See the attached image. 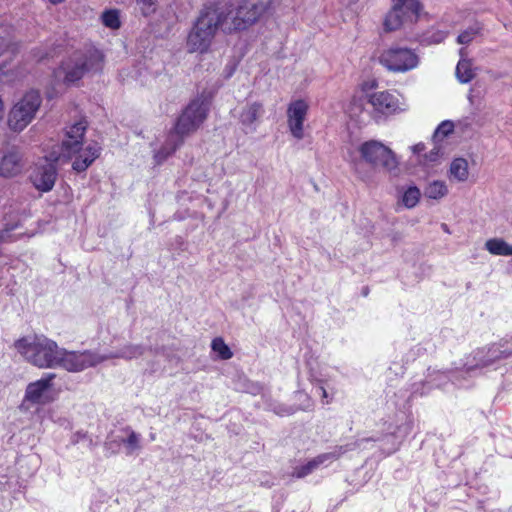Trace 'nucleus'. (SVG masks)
<instances>
[{"label": "nucleus", "instance_id": "1", "mask_svg": "<svg viewBox=\"0 0 512 512\" xmlns=\"http://www.w3.org/2000/svg\"><path fill=\"white\" fill-rule=\"evenodd\" d=\"M87 125L79 121L69 126L60 145H54L45 156L44 163H38L33 169L30 180L33 186L41 192L53 189L57 178L56 163L68 162L77 155L72 167L77 172L85 171L100 155L101 147L97 143L82 148Z\"/></svg>", "mask_w": 512, "mask_h": 512}, {"label": "nucleus", "instance_id": "2", "mask_svg": "<svg viewBox=\"0 0 512 512\" xmlns=\"http://www.w3.org/2000/svg\"><path fill=\"white\" fill-rule=\"evenodd\" d=\"M15 347L29 363L38 368L58 367L61 348L51 339L44 336L23 338L15 343Z\"/></svg>", "mask_w": 512, "mask_h": 512}, {"label": "nucleus", "instance_id": "3", "mask_svg": "<svg viewBox=\"0 0 512 512\" xmlns=\"http://www.w3.org/2000/svg\"><path fill=\"white\" fill-rule=\"evenodd\" d=\"M104 56L95 49L89 48L84 52L74 53L56 71V77L66 83H74L89 73H98L103 69Z\"/></svg>", "mask_w": 512, "mask_h": 512}, {"label": "nucleus", "instance_id": "4", "mask_svg": "<svg viewBox=\"0 0 512 512\" xmlns=\"http://www.w3.org/2000/svg\"><path fill=\"white\" fill-rule=\"evenodd\" d=\"M216 14L210 6L202 8L187 35L186 46L190 53H207L219 30Z\"/></svg>", "mask_w": 512, "mask_h": 512}, {"label": "nucleus", "instance_id": "5", "mask_svg": "<svg viewBox=\"0 0 512 512\" xmlns=\"http://www.w3.org/2000/svg\"><path fill=\"white\" fill-rule=\"evenodd\" d=\"M358 151L364 162L374 168H381L385 172L396 175L399 170V161L396 154L380 141L369 140L362 143Z\"/></svg>", "mask_w": 512, "mask_h": 512}, {"label": "nucleus", "instance_id": "6", "mask_svg": "<svg viewBox=\"0 0 512 512\" xmlns=\"http://www.w3.org/2000/svg\"><path fill=\"white\" fill-rule=\"evenodd\" d=\"M42 103L38 91L30 90L25 93L11 108L8 115V125L13 131L20 132L35 118Z\"/></svg>", "mask_w": 512, "mask_h": 512}, {"label": "nucleus", "instance_id": "7", "mask_svg": "<svg viewBox=\"0 0 512 512\" xmlns=\"http://www.w3.org/2000/svg\"><path fill=\"white\" fill-rule=\"evenodd\" d=\"M379 62L390 72L405 73L419 65V56L410 48L392 46L380 54Z\"/></svg>", "mask_w": 512, "mask_h": 512}, {"label": "nucleus", "instance_id": "8", "mask_svg": "<svg viewBox=\"0 0 512 512\" xmlns=\"http://www.w3.org/2000/svg\"><path fill=\"white\" fill-rule=\"evenodd\" d=\"M208 111V104L203 99H194L183 110L174 127L180 134L188 136L203 124L207 118Z\"/></svg>", "mask_w": 512, "mask_h": 512}, {"label": "nucleus", "instance_id": "9", "mask_svg": "<svg viewBox=\"0 0 512 512\" xmlns=\"http://www.w3.org/2000/svg\"><path fill=\"white\" fill-rule=\"evenodd\" d=\"M105 360V357L90 351L70 352L61 348L58 357V367H62L70 372L82 371L86 368L95 366Z\"/></svg>", "mask_w": 512, "mask_h": 512}, {"label": "nucleus", "instance_id": "10", "mask_svg": "<svg viewBox=\"0 0 512 512\" xmlns=\"http://www.w3.org/2000/svg\"><path fill=\"white\" fill-rule=\"evenodd\" d=\"M210 7L211 11L214 12L219 19L217 21L219 29H221L224 33L231 34L250 27L248 21L243 16V13H241L239 6Z\"/></svg>", "mask_w": 512, "mask_h": 512}, {"label": "nucleus", "instance_id": "11", "mask_svg": "<svg viewBox=\"0 0 512 512\" xmlns=\"http://www.w3.org/2000/svg\"><path fill=\"white\" fill-rule=\"evenodd\" d=\"M359 446V442L356 441L354 443L346 444L344 446H338L331 452L320 454L315 458L311 459L310 461H308L306 464L295 467L292 476L298 479L304 478L307 475L311 474L313 471H315L319 466H321L325 462L335 461L347 451L354 450Z\"/></svg>", "mask_w": 512, "mask_h": 512}, {"label": "nucleus", "instance_id": "12", "mask_svg": "<svg viewBox=\"0 0 512 512\" xmlns=\"http://www.w3.org/2000/svg\"><path fill=\"white\" fill-rule=\"evenodd\" d=\"M55 377L56 375L54 373H47L41 379L29 383L25 390L24 401L33 405H44L49 403L52 400L50 392Z\"/></svg>", "mask_w": 512, "mask_h": 512}, {"label": "nucleus", "instance_id": "13", "mask_svg": "<svg viewBox=\"0 0 512 512\" xmlns=\"http://www.w3.org/2000/svg\"><path fill=\"white\" fill-rule=\"evenodd\" d=\"M309 105L306 101L298 99L289 104L287 108V123L292 136L298 140L304 137V122L307 117Z\"/></svg>", "mask_w": 512, "mask_h": 512}, {"label": "nucleus", "instance_id": "14", "mask_svg": "<svg viewBox=\"0 0 512 512\" xmlns=\"http://www.w3.org/2000/svg\"><path fill=\"white\" fill-rule=\"evenodd\" d=\"M368 102L376 112L383 115H392L406 109L399 98L388 91L371 94Z\"/></svg>", "mask_w": 512, "mask_h": 512}, {"label": "nucleus", "instance_id": "15", "mask_svg": "<svg viewBox=\"0 0 512 512\" xmlns=\"http://www.w3.org/2000/svg\"><path fill=\"white\" fill-rule=\"evenodd\" d=\"M279 0H243L239 5L241 13L248 21L249 26L257 22Z\"/></svg>", "mask_w": 512, "mask_h": 512}, {"label": "nucleus", "instance_id": "16", "mask_svg": "<svg viewBox=\"0 0 512 512\" xmlns=\"http://www.w3.org/2000/svg\"><path fill=\"white\" fill-rule=\"evenodd\" d=\"M264 114L263 104L260 102H247L240 110L238 118L243 127L249 132H255L257 122Z\"/></svg>", "mask_w": 512, "mask_h": 512}, {"label": "nucleus", "instance_id": "17", "mask_svg": "<svg viewBox=\"0 0 512 512\" xmlns=\"http://www.w3.org/2000/svg\"><path fill=\"white\" fill-rule=\"evenodd\" d=\"M23 155L20 151L12 149L8 151L0 162V175L11 178L21 173L23 169Z\"/></svg>", "mask_w": 512, "mask_h": 512}, {"label": "nucleus", "instance_id": "18", "mask_svg": "<svg viewBox=\"0 0 512 512\" xmlns=\"http://www.w3.org/2000/svg\"><path fill=\"white\" fill-rule=\"evenodd\" d=\"M185 137L174 127L173 131L168 134L164 145L154 154L156 163L161 164L170 157L184 143Z\"/></svg>", "mask_w": 512, "mask_h": 512}, {"label": "nucleus", "instance_id": "19", "mask_svg": "<svg viewBox=\"0 0 512 512\" xmlns=\"http://www.w3.org/2000/svg\"><path fill=\"white\" fill-rule=\"evenodd\" d=\"M185 137L174 127L173 131L168 134L164 145L154 154L156 163L161 164L170 157L184 143Z\"/></svg>", "mask_w": 512, "mask_h": 512}, {"label": "nucleus", "instance_id": "20", "mask_svg": "<svg viewBox=\"0 0 512 512\" xmlns=\"http://www.w3.org/2000/svg\"><path fill=\"white\" fill-rule=\"evenodd\" d=\"M455 75L460 83L465 84L472 81L476 76L472 60L468 58L460 59L456 66Z\"/></svg>", "mask_w": 512, "mask_h": 512}, {"label": "nucleus", "instance_id": "21", "mask_svg": "<svg viewBox=\"0 0 512 512\" xmlns=\"http://www.w3.org/2000/svg\"><path fill=\"white\" fill-rule=\"evenodd\" d=\"M145 352V348L139 344H126L117 353L106 355L105 360L110 358H123L126 360L137 359Z\"/></svg>", "mask_w": 512, "mask_h": 512}, {"label": "nucleus", "instance_id": "22", "mask_svg": "<svg viewBox=\"0 0 512 512\" xmlns=\"http://www.w3.org/2000/svg\"><path fill=\"white\" fill-rule=\"evenodd\" d=\"M393 3L398 6L399 12H401V7L403 8L406 18H409L413 23L417 21L421 10V4L418 0H394Z\"/></svg>", "mask_w": 512, "mask_h": 512}, {"label": "nucleus", "instance_id": "23", "mask_svg": "<svg viewBox=\"0 0 512 512\" xmlns=\"http://www.w3.org/2000/svg\"><path fill=\"white\" fill-rule=\"evenodd\" d=\"M447 194L448 187L444 181H432L424 189V196L433 200H440Z\"/></svg>", "mask_w": 512, "mask_h": 512}, {"label": "nucleus", "instance_id": "24", "mask_svg": "<svg viewBox=\"0 0 512 512\" xmlns=\"http://www.w3.org/2000/svg\"><path fill=\"white\" fill-rule=\"evenodd\" d=\"M450 176L458 182H464L468 179V162L464 158H456L450 165Z\"/></svg>", "mask_w": 512, "mask_h": 512}, {"label": "nucleus", "instance_id": "25", "mask_svg": "<svg viewBox=\"0 0 512 512\" xmlns=\"http://www.w3.org/2000/svg\"><path fill=\"white\" fill-rule=\"evenodd\" d=\"M485 247L493 255L512 256V245H509L503 239H489L486 241Z\"/></svg>", "mask_w": 512, "mask_h": 512}, {"label": "nucleus", "instance_id": "26", "mask_svg": "<svg viewBox=\"0 0 512 512\" xmlns=\"http://www.w3.org/2000/svg\"><path fill=\"white\" fill-rule=\"evenodd\" d=\"M399 15L398 6L393 4L392 9L387 13L383 22V27L386 32L396 31L405 25Z\"/></svg>", "mask_w": 512, "mask_h": 512}, {"label": "nucleus", "instance_id": "27", "mask_svg": "<svg viewBox=\"0 0 512 512\" xmlns=\"http://www.w3.org/2000/svg\"><path fill=\"white\" fill-rule=\"evenodd\" d=\"M123 431L127 434V438L121 439L120 441L126 445V454L132 455L134 451L141 448L140 435L133 431L130 427H126Z\"/></svg>", "mask_w": 512, "mask_h": 512}, {"label": "nucleus", "instance_id": "28", "mask_svg": "<svg viewBox=\"0 0 512 512\" xmlns=\"http://www.w3.org/2000/svg\"><path fill=\"white\" fill-rule=\"evenodd\" d=\"M211 348L223 360H228L233 356L231 349L221 337L212 340Z\"/></svg>", "mask_w": 512, "mask_h": 512}, {"label": "nucleus", "instance_id": "29", "mask_svg": "<svg viewBox=\"0 0 512 512\" xmlns=\"http://www.w3.org/2000/svg\"><path fill=\"white\" fill-rule=\"evenodd\" d=\"M421 192L416 186L409 187L403 194L402 203L407 208H413L420 199Z\"/></svg>", "mask_w": 512, "mask_h": 512}, {"label": "nucleus", "instance_id": "30", "mask_svg": "<svg viewBox=\"0 0 512 512\" xmlns=\"http://www.w3.org/2000/svg\"><path fill=\"white\" fill-rule=\"evenodd\" d=\"M481 27L479 25H475L467 28L465 31L461 32L457 38V42L462 45H466L471 43L474 38L480 34Z\"/></svg>", "mask_w": 512, "mask_h": 512}, {"label": "nucleus", "instance_id": "31", "mask_svg": "<svg viewBox=\"0 0 512 512\" xmlns=\"http://www.w3.org/2000/svg\"><path fill=\"white\" fill-rule=\"evenodd\" d=\"M454 130V124L451 121H443L435 130L433 139L437 144L439 141L443 140L446 136L452 133Z\"/></svg>", "mask_w": 512, "mask_h": 512}, {"label": "nucleus", "instance_id": "32", "mask_svg": "<svg viewBox=\"0 0 512 512\" xmlns=\"http://www.w3.org/2000/svg\"><path fill=\"white\" fill-rule=\"evenodd\" d=\"M103 24L110 29H118L120 27L119 14L116 10H108L102 14Z\"/></svg>", "mask_w": 512, "mask_h": 512}, {"label": "nucleus", "instance_id": "33", "mask_svg": "<svg viewBox=\"0 0 512 512\" xmlns=\"http://www.w3.org/2000/svg\"><path fill=\"white\" fill-rule=\"evenodd\" d=\"M157 0H137L140 5L141 12L144 16H149L155 11V4Z\"/></svg>", "mask_w": 512, "mask_h": 512}, {"label": "nucleus", "instance_id": "34", "mask_svg": "<svg viewBox=\"0 0 512 512\" xmlns=\"http://www.w3.org/2000/svg\"><path fill=\"white\" fill-rule=\"evenodd\" d=\"M10 46V40L8 34L3 27H0V56L8 50Z\"/></svg>", "mask_w": 512, "mask_h": 512}, {"label": "nucleus", "instance_id": "35", "mask_svg": "<svg viewBox=\"0 0 512 512\" xmlns=\"http://www.w3.org/2000/svg\"><path fill=\"white\" fill-rule=\"evenodd\" d=\"M441 154L440 146H435L428 154L425 155V159L429 162H435Z\"/></svg>", "mask_w": 512, "mask_h": 512}, {"label": "nucleus", "instance_id": "36", "mask_svg": "<svg viewBox=\"0 0 512 512\" xmlns=\"http://www.w3.org/2000/svg\"><path fill=\"white\" fill-rule=\"evenodd\" d=\"M425 149V145L423 143H418L411 147V150L414 154H420Z\"/></svg>", "mask_w": 512, "mask_h": 512}, {"label": "nucleus", "instance_id": "37", "mask_svg": "<svg viewBox=\"0 0 512 512\" xmlns=\"http://www.w3.org/2000/svg\"><path fill=\"white\" fill-rule=\"evenodd\" d=\"M400 19L403 20V23L406 25V24H412L413 22L409 19V18H406V15L405 13L403 12V8L401 7V12H400Z\"/></svg>", "mask_w": 512, "mask_h": 512}, {"label": "nucleus", "instance_id": "38", "mask_svg": "<svg viewBox=\"0 0 512 512\" xmlns=\"http://www.w3.org/2000/svg\"><path fill=\"white\" fill-rule=\"evenodd\" d=\"M445 38V35L443 33H438L434 39V42H441Z\"/></svg>", "mask_w": 512, "mask_h": 512}, {"label": "nucleus", "instance_id": "39", "mask_svg": "<svg viewBox=\"0 0 512 512\" xmlns=\"http://www.w3.org/2000/svg\"><path fill=\"white\" fill-rule=\"evenodd\" d=\"M460 59L467 58V51L464 48L459 50Z\"/></svg>", "mask_w": 512, "mask_h": 512}, {"label": "nucleus", "instance_id": "40", "mask_svg": "<svg viewBox=\"0 0 512 512\" xmlns=\"http://www.w3.org/2000/svg\"><path fill=\"white\" fill-rule=\"evenodd\" d=\"M320 392H321V395H322V398H327L328 397V394H327V391L324 387H320L319 388Z\"/></svg>", "mask_w": 512, "mask_h": 512}, {"label": "nucleus", "instance_id": "41", "mask_svg": "<svg viewBox=\"0 0 512 512\" xmlns=\"http://www.w3.org/2000/svg\"><path fill=\"white\" fill-rule=\"evenodd\" d=\"M51 3L53 4H58V3H61L63 2L64 0H49Z\"/></svg>", "mask_w": 512, "mask_h": 512}, {"label": "nucleus", "instance_id": "42", "mask_svg": "<svg viewBox=\"0 0 512 512\" xmlns=\"http://www.w3.org/2000/svg\"><path fill=\"white\" fill-rule=\"evenodd\" d=\"M4 239V233L0 234V241Z\"/></svg>", "mask_w": 512, "mask_h": 512}, {"label": "nucleus", "instance_id": "43", "mask_svg": "<svg viewBox=\"0 0 512 512\" xmlns=\"http://www.w3.org/2000/svg\"><path fill=\"white\" fill-rule=\"evenodd\" d=\"M442 226H443L444 230H446V231H447V225H446V224H443Z\"/></svg>", "mask_w": 512, "mask_h": 512}]
</instances>
